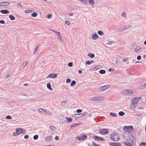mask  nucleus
<instances>
[{
  "label": "nucleus",
  "instance_id": "1",
  "mask_svg": "<svg viewBox=\"0 0 146 146\" xmlns=\"http://www.w3.org/2000/svg\"><path fill=\"white\" fill-rule=\"evenodd\" d=\"M123 130L127 131V132L131 133L133 131V129L132 126H125L123 128Z\"/></svg>",
  "mask_w": 146,
  "mask_h": 146
},
{
  "label": "nucleus",
  "instance_id": "2",
  "mask_svg": "<svg viewBox=\"0 0 146 146\" xmlns=\"http://www.w3.org/2000/svg\"><path fill=\"white\" fill-rule=\"evenodd\" d=\"M103 99V97L100 96L92 98L91 99V101L93 102L100 101L102 100Z\"/></svg>",
  "mask_w": 146,
  "mask_h": 146
},
{
  "label": "nucleus",
  "instance_id": "3",
  "mask_svg": "<svg viewBox=\"0 0 146 146\" xmlns=\"http://www.w3.org/2000/svg\"><path fill=\"white\" fill-rule=\"evenodd\" d=\"M110 87L109 85H106L100 87L99 88V91H104L108 89Z\"/></svg>",
  "mask_w": 146,
  "mask_h": 146
},
{
  "label": "nucleus",
  "instance_id": "4",
  "mask_svg": "<svg viewBox=\"0 0 146 146\" xmlns=\"http://www.w3.org/2000/svg\"><path fill=\"white\" fill-rule=\"evenodd\" d=\"M131 135V133H129L128 132H125L123 134V136L125 139L127 140V141H128L129 139V137H130Z\"/></svg>",
  "mask_w": 146,
  "mask_h": 146
},
{
  "label": "nucleus",
  "instance_id": "5",
  "mask_svg": "<svg viewBox=\"0 0 146 146\" xmlns=\"http://www.w3.org/2000/svg\"><path fill=\"white\" fill-rule=\"evenodd\" d=\"M109 132V131L108 130L106 129H101L100 131V133L102 135L108 134Z\"/></svg>",
  "mask_w": 146,
  "mask_h": 146
},
{
  "label": "nucleus",
  "instance_id": "6",
  "mask_svg": "<svg viewBox=\"0 0 146 146\" xmlns=\"http://www.w3.org/2000/svg\"><path fill=\"white\" fill-rule=\"evenodd\" d=\"M16 130L18 132L19 135L20 134L25 133H26L25 130L23 129L17 128Z\"/></svg>",
  "mask_w": 146,
  "mask_h": 146
},
{
  "label": "nucleus",
  "instance_id": "7",
  "mask_svg": "<svg viewBox=\"0 0 146 146\" xmlns=\"http://www.w3.org/2000/svg\"><path fill=\"white\" fill-rule=\"evenodd\" d=\"M38 110L41 113L43 114H49V112L44 109H43L42 108H39L38 109Z\"/></svg>",
  "mask_w": 146,
  "mask_h": 146
},
{
  "label": "nucleus",
  "instance_id": "8",
  "mask_svg": "<svg viewBox=\"0 0 146 146\" xmlns=\"http://www.w3.org/2000/svg\"><path fill=\"white\" fill-rule=\"evenodd\" d=\"M87 137V136L86 135H81V136L80 137L77 136V138L79 140H83L86 139Z\"/></svg>",
  "mask_w": 146,
  "mask_h": 146
},
{
  "label": "nucleus",
  "instance_id": "9",
  "mask_svg": "<svg viewBox=\"0 0 146 146\" xmlns=\"http://www.w3.org/2000/svg\"><path fill=\"white\" fill-rule=\"evenodd\" d=\"M137 103H135L133 100H131V109H133L135 108L137 106Z\"/></svg>",
  "mask_w": 146,
  "mask_h": 146
},
{
  "label": "nucleus",
  "instance_id": "10",
  "mask_svg": "<svg viewBox=\"0 0 146 146\" xmlns=\"http://www.w3.org/2000/svg\"><path fill=\"white\" fill-rule=\"evenodd\" d=\"M57 77V74H54L53 73H51L46 77V78L51 77L52 78H55Z\"/></svg>",
  "mask_w": 146,
  "mask_h": 146
},
{
  "label": "nucleus",
  "instance_id": "11",
  "mask_svg": "<svg viewBox=\"0 0 146 146\" xmlns=\"http://www.w3.org/2000/svg\"><path fill=\"white\" fill-rule=\"evenodd\" d=\"M133 90L131 89H127L125 90L124 92L127 94H131L133 93Z\"/></svg>",
  "mask_w": 146,
  "mask_h": 146
},
{
  "label": "nucleus",
  "instance_id": "12",
  "mask_svg": "<svg viewBox=\"0 0 146 146\" xmlns=\"http://www.w3.org/2000/svg\"><path fill=\"white\" fill-rule=\"evenodd\" d=\"M52 139V137L51 135L47 136L45 138V140L47 142H50Z\"/></svg>",
  "mask_w": 146,
  "mask_h": 146
},
{
  "label": "nucleus",
  "instance_id": "13",
  "mask_svg": "<svg viewBox=\"0 0 146 146\" xmlns=\"http://www.w3.org/2000/svg\"><path fill=\"white\" fill-rule=\"evenodd\" d=\"M10 3L7 1L1 2L0 3V6H6L9 4Z\"/></svg>",
  "mask_w": 146,
  "mask_h": 146
},
{
  "label": "nucleus",
  "instance_id": "14",
  "mask_svg": "<svg viewBox=\"0 0 146 146\" xmlns=\"http://www.w3.org/2000/svg\"><path fill=\"white\" fill-rule=\"evenodd\" d=\"M93 137L94 138V139H95L96 140H97V141H98V140L104 141V139L103 138L98 137L96 135L95 136H94Z\"/></svg>",
  "mask_w": 146,
  "mask_h": 146
},
{
  "label": "nucleus",
  "instance_id": "15",
  "mask_svg": "<svg viewBox=\"0 0 146 146\" xmlns=\"http://www.w3.org/2000/svg\"><path fill=\"white\" fill-rule=\"evenodd\" d=\"M0 12L3 14H7L9 13V11L6 9L1 10Z\"/></svg>",
  "mask_w": 146,
  "mask_h": 146
},
{
  "label": "nucleus",
  "instance_id": "16",
  "mask_svg": "<svg viewBox=\"0 0 146 146\" xmlns=\"http://www.w3.org/2000/svg\"><path fill=\"white\" fill-rule=\"evenodd\" d=\"M98 37V36L96 33H94V34L92 35V38L93 40H96Z\"/></svg>",
  "mask_w": 146,
  "mask_h": 146
},
{
  "label": "nucleus",
  "instance_id": "17",
  "mask_svg": "<svg viewBox=\"0 0 146 146\" xmlns=\"http://www.w3.org/2000/svg\"><path fill=\"white\" fill-rule=\"evenodd\" d=\"M125 30L124 27H121L117 29V32H120L123 31Z\"/></svg>",
  "mask_w": 146,
  "mask_h": 146
},
{
  "label": "nucleus",
  "instance_id": "18",
  "mask_svg": "<svg viewBox=\"0 0 146 146\" xmlns=\"http://www.w3.org/2000/svg\"><path fill=\"white\" fill-rule=\"evenodd\" d=\"M116 135L115 134L112 133L111 135H110V138L111 139L114 141H115V136Z\"/></svg>",
  "mask_w": 146,
  "mask_h": 146
},
{
  "label": "nucleus",
  "instance_id": "19",
  "mask_svg": "<svg viewBox=\"0 0 146 146\" xmlns=\"http://www.w3.org/2000/svg\"><path fill=\"white\" fill-rule=\"evenodd\" d=\"M57 33L58 34V35H57V39H58V40H59L62 41L63 40L62 39V37L60 36V32H58Z\"/></svg>",
  "mask_w": 146,
  "mask_h": 146
},
{
  "label": "nucleus",
  "instance_id": "20",
  "mask_svg": "<svg viewBox=\"0 0 146 146\" xmlns=\"http://www.w3.org/2000/svg\"><path fill=\"white\" fill-rule=\"evenodd\" d=\"M94 0H89V3L90 4L92 5V6L94 7Z\"/></svg>",
  "mask_w": 146,
  "mask_h": 146
},
{
  "label": "nucleus",
  "instance_id": "21",
  "mask_svg": "<svg viewBox=\"0 0 146 146\" xmlns=\"http://www.w3.org/2000/svg\"><path fill=\"white\" fill-rule=\"evenodd\" d=\"M47 87L48 89H49L50 90H53L51 88L50 83V82L47 84Z\"/></svg>",
  "mask_w": 146,
  "mask_h": 146
},
{
  "label": "nucleus",
  "instance_id": "22",
  "mask_svg": "<svg viewBox=\"0 0 146 146\" xmlns=\"http://www.w3.org/2000/svg\"><path fill=\"white\" fill-rule=\"evenodd\" d=\"M99 66H96L94 67H92L90 69V70H95L99 69Z\"/></svg>",
  "mask_w": 146,
  "mask_h": 146
},
{
  "label": "nucleus",
  "instance_id": "23",
  "mask_svg": "<svg viewBox=\"0 0 146 146\" xmlns=\"http://www.w3.org/2000/svg\"><path fill=\"white\" fill-rule=\"evenodd\" d=\"M132 26L131 25H126L124 27V28L125 29V30L127 29H128L131 28Z\"/></svg>",
  "mask_w": 146,
  "mask_h": 146
},
{
  "label": "nucleus",
  "instance_id": "24",
  "mask_svg": "<svg viewBox=\"0 0 146 146\" xmlns=\"http://www.w3.org/2000/svg\"><path fill=\"white\" fill-rule=\"evenodd\" d=\"M124 144L128 146H131V144L127 141V142L124 141Z\"/></svg>",
  "mask_w": 146,
  "mask_h": 146
},
{
  "label": "nucleus",
  "instance_id": "25",
  "mask_svg": "<svg viewBox=\"0 0 146 146\" xmlns=\"http://www.w3.org/2000/svg\"><path fill=\"white\" fill-rule=\"evenodd\" d=\"M88 56H90L91 58H92L95 57L94 54L93 53H90L88 54Z\"/></svg>",
  "mask_w": 146,
  "mask_h": 146
},
{
  "label": "nucleus",
  "instance_id": "26",
  "mask_svg": "<svg viewBox=\"0 0 146 146\" xmlns=\"http://www.w3.org/2000/svg\"><path fill=\"white\" fill-rule=\"evenodd\" d=\"M9 17L12 21L14 20L15 19V17L13 15H9Z\"/></svg>",
  "mask_w": 146,
  "mask_h": 146
},
{
  "label": "nucleus",
  "instance_id": "27",
  "mask_svg": "<svg viewBox=\"0 0 146 146\" xmlns=\"http://www.w3.org/2000/svg\"><path fill=\"white\" fill-rule=\"evenodd\" d=\"M99 72L100 74H105L106 72V71L105 70H101L99 71Z\"/></svg>",
  "mask_w": 146,
  "mask_h": 146
},
{
  "label": "nucleus",
  "instance_id": "28",
  "mask_svg": "<svg viewBox=\"0 0 146 146\" xmlns=\"http://www.w3.org/2000/svg\"><path fill=\"white\" fill-rule=\"evenodd\" d=\"M118 114L120 116H123L125 115V113L123 111H121L119 112Z\"/></svg>",
  "mask_w": 146,
  "mask_h": 146
},
{
  "label": "nucleus",
  "instance_id": "29",
  "mask_svg": "<svg viewBox=\"0 0 146 146\" xmlns=\"http://www.w3.org/2000/svg\"><path fill=\"white\" fill-rule=\"evenodd\" d=\"M76 82L75 80H73L72 82H71L70 85V86L72 87L74 86L76 84Z\"/></svg>",
  "mask_w": 146,
  "mask_h": 146
},
{
  "label": "nucleus",
  "instance_id": "30",
  "mask_svg": "<svg viewBox=\"0 0 146 146\" xmlns=\"http://www.w3.org/2000/svg\"><path fill=\"white\" fill-rule=\"evenodd\" d=\"M66 119L68 121L70 122H71L72 121V119L71 117H66Z\"/></svg>",
  "mask_w": 146,
  "mask_h": 146
},
{
  "label": "nucleus",
  "instance_id": "31",
  "mask_svg": "<svg viewBox=\"0 0 146 146\" xmlns=\"http://www.w3.org/2000/svg\"><path fill=\"white\" fill-rule=\"evenodd\" d=\"M87 114V113L86 112H84V113H81L77 114H76L77 115H81L80 116V117H81V116H83L85 115H86Z\"/></svg>",
  "mask_w": 146,
  "mask_h": 146
},
{
  "label": "nucleus",
  "instance_id": "32",
  "mask_svg": "<svg viewBox=\"0 0 146 146\" xmlns=\"http://www.w3.org/2000/svg\"><path fill=\"white\" fill-rule=\"evenodd\" d=\"M98 34L102 36L104 34V33L102 31H98Z\"/></svg>",
  "mask_w": 146,
  "mask_h": 146
},
{
  "label": "nucleus",
  "instance_id": "33",
  "mask_svg": "<svg viewBox=\"0 0 146 146\" xmlns=\"http://www.w3.org/2000/svg\"><path fill=\"white\" fill-rule=\"evenodd\" d=\"M110 115L114 117H116L117 116V114L115 113H110Z\"/></svg>",
  "mask_w": 146,
  "mask_h": 146
},
{
  "label": "nucleus",
  "instance_id": "34",
  "mask_svg": "<svg viewBox=\"0 0 146 146\" xmlns=\"http://www.w3.org/2000/svg\"><path fill=\"white\" fill-rule=\"evenodd\" d=\"M31 16L33 17H36L37 16V14L35 12L33 13L31 15Z\"/></svg>",
  "mask_w": 146,
  "mask_h": 146
},
{
  "label": "nucleus",
  "instance_id": "35",
  "mask_svg": "<svg viewBox=\"0 0 146 146\" xmlns=\"http://www.w3.org/2000/svg\"><path fill=\"white\" fill-rule=\"evenodd\" d=\"M140 146H146V143L141 142L140 144Z\"/></svg>",
  "mask_w": 146,
  "mask_h": 146
},
{
  "label": "nucleus",
  "instance_id": "36",
  "mask_svg": "<svg viewBox=\"0 0 146 146\" xmlns=\"http://www.w3.org/2000/svg\"><path fill=\"white\" fill-rule=\"evenodd\" d=\"M137 98V97H135L133 99V101H134L135 103H137L138 104V102L139 101V100Z\"/></svg>",
  "mask_w": 146,
  "mask_h": 146
},
{
  "label": "nucleus",
  "instance_id": "37",
  "mask_svg": "<svg viewBox=\"0 0 146 146\" xmlns=\"http://www.w3.org/2000/svg\"><path fill=\"white\" fill-rule=\"evenodd\" d=\"M113 146H121V145L118 143H113Z\"/></svg>",
  "mask_w": 146,
  "mask_h": 146
},
{
  "label": "nucleus",
  "instance_id": "38",
  "mask_svg": "<svg viewBox=\"0 0 146 146\" xmlns=\"http://www.w3.org/2000/svg\"><path fill=\"white\" fill-rule=\"evenodd\" d=\"M143 88H146V82L145 83L143 84L141 86Z\"/></svg>",
  "mask_w": 146,
  "mask_h": 146
},
{
  "label": "nucleus",
  "instance_id": "39",
  "mask_svg": "<svg viewBox=\"0 0 146 146\" xmlns=\"http://www.w3.org/2000/svg\"><path fill=\"white\" fill-rule=\"evenodd\" d=\"M78 124L76 123H74L73 124H72V125L70 126V127H71V128L74 127L76 126L77 125H78Z\"/></svg>",
  "mask_w": 146,
  "mask_h": 146
},
{
  "label": "nucleus",
  "instance_id": "40",
  "mask_svg": "<svg viewBox=\"0 0 146 146\" xmlns=\"http://www.w3.org/2000/svg\"><path fill=\"white\" fill-rule=\"evenodd\" d=\"M121 16L125 18L126 16V13L125 12H123L121 14Z\"/></svg>",
  "mask_w": 146,
  "mask_h": 146
},
{
  "label": "nucleus",
  "instance_id": "41",
  "mask_svg": "<svg viewBox=\"0 0 146 146\" xmlns=\"http://www.w3.org/2000/svg\"><path fill=\"white\" fill-rule=\"evenodd\" d=\"M38 48H39V45H38V46H37L35 48V51L34 52V54H35V52H36V51L38 50Z\"/></svg>",
  "mask_w": 146,
  "mask_h": 146
},
{
  "label": "nucleus",
  "instance_id": "42",
  "mask_svg": "<svg viewBox=\"0 0 146 146\" xmlns=\"http://www.w3.org/2000/svg\"><path fill=\"white\" fill-rule=\"evenodd\" d=\"M38 135H35L33 136V139L35 140H36L38 139Z\"/></svg>",
  "mask_w": 146,
  "mask_h": 146
},
{
  "label": "nucleus",
  "instance_id": "43",
  "mask_svg": "<svg viewBox=\"0 0 146 146\" xmlns=\"http://www.w3.org/2000/svg\"><path fill=\"white\" fill-rule=\"evenodd\" d=\"M50 129L51 130H53L54 131L55 130L56 128L55 127H54V126H51L50 127Z\"/></svg>",
  "mask_w": 146,
  "mask_h": 146
},
{
  "label": "nucleus",
  "instance_id": "44",
  "mask_svg": "<svg viewBox=\"0 0 146 146\" xmlns=\"http://www.w3.org/2000/svg\"><path fill=\"white\" fill-rule=\"evenodd\" d=\"M71 80L70 78H67L66 80V82L67 83H70Z\"/></svg>",
  "mask_w": 146,
  "mask_h": 146
},
{
  "label": "nucleus",
  "instance_id": "45",
  "mask_svg": "<svg viewBox=\"0 0 146 146\" xmlns=\"http://www.w3.org/2000/svg\"><path fill=\"white\" fill-rule=\"evenodd\" d=\"M113 42H114V41H108L107 43V44L108 45H111V44Z\"/></svg>",
  "mask_w": 146,
  "mask_h": 146
},
{
  "label": "nucleus",
  "instance_id": "46",
  "mask_svg": "<svg viewBox=\"0 0 146 146\" xmlns=\"http://www.w3.org/2000/svg\"><path fill=\"white\" fill-rule=\"evenodd\" d=\"M81 2L83 3L86 4L87 3V0H79Z\"/></svg>",
  "mask_w": 146,
  "mask_h": 146
},
{
  "label": "nucleus",
  "instance_id": "47",
  "mask_svg": "<svg viewBox=\"0 0 146 146\" xmlns=\"http://www.w3.org/2000/svg\"><path fill=\"white\" fill-rule=\"evenodd\" d=\"M141 48L139 46H138L136 48V50L138 51H140V49H141Z\"/></svg>",
  "mask_w": 146,
  "mask_h": 146
},
{
  "label": "nucleus",
  "instance_id": "48",
  "mask_svg": "<svg viewBox=\"0 0 146 146\" xmlns=\"http://www.w3.org/2000/svg\"><path fill=\"white\" fill-rule=\"evenodd\" d=\"M19 135L18 133L17 132V131H16V132H14L13 133V135L14 136H16Z\"/></svg>",
  "mask_w": 146,
  "mask_h": 146
},
{
  "label": "nucleus",
  "instance_id": "49",
  "mask_svg": "<svg viewBox=\"0 0 146 146\" xmlns=\"http://www.w3.org/2000/svg\"><path fill=\"white\" fill-rule=\"evenodd\" d=\"M68 66L70 67H71L73 66V63L72 62H70L68 64Z\"/></svg>",
  "mask_w": 146,
  "mask_h": 146
},
{
  "label": "nucleus",
  "instance_id": "50",
  "mask_svg": "<svg viewBox=\"0 0 146 146\" xmlns=\"http://www.w3.org/2000/svg\"><path fill=\"white\" fill-rule=\"evenodd\" d=\"M28 63V62H24L23 64V67H25L27 65Z\"/></svg>",
  "mask_w": 146,
  "mask_h": 146
},
{
  "label": "nucleus",
  "instance_id": "51",
  "mask_svg": "<svg viewBox=\"0 0 146 146\" xmlns=\"http://www.w3.org/2000/svg\"><path fill=\"white\" fill-rule=\"evenodd\" d=\"M86 64L87 65H90L91 64V62L90 60H87L86 61Z\"/></svg>",
  "mask_w": 146,
  "mask_h": 146
},
{
  "label": "nucleus",
  "instance_id": "52",
  "mask_svg": "<svg viewBox=\"0 0 146 146\" xmlns=\"http://www.w3.org/2000/svg\"><path fill=\"white\" fill-rule=\"evenodd\" d=\"M92 144L93 145H94V146H99L100 145L96 144L94 141L92 142Z\"/></svg>",
  "mask_w": 146,
  "mask_h": 146
},
{
  "label": "nucleus",
  "instance_id": "53",
  "mask_svg": "<svg viewBox=\"0 0 146 146\" xmlns=\"http://www.w3.org/2000/svg\"><path fill=\"white\" fill-rule=\"evenodd\" d=\"M6 118L7 119H11L12 118V117H11V116L9 115L7 116L6 117Z\"/></svg>",
  "mask_w": 146,
  "mask_h": 146
},
{
  "label": "nucleus",
  "instance_id": "54",
  "mask_svg": "<svg viewBox=\"0 0 146 146\" xmlns=\"http://www.w3.org/2000/svg\"><path fill=\"white\" fill-rule=\"evenodd\" d=\"M131 137H132V136L131 135V136L129 137V141L133 142V139H132L131 138Z\"/></svg>",
  "mask_w": 146,
  "mask_h": 146
},
{
  "label": "nucleus",
  "instance_id": "55",
  "mask_svg": "<svg viewBox=\"0 0 146 146\" xmlns=\"http://www.w3.org/2000/svg\"><path fill=\"white\" fill-rule=\"evenodd\" d=\"M32 11L31 10H26L25 11V12L27 13H29L31 12Z\"/></svg>",
  "mask_w": 146,
  "mask_h": 146
},
{
  "label": "nucleus",
  "instance_id": "56",
  "mask_svg": "<svg viewBox=\"0 0 146 146\" xmlns=\"http://www.w3.org/2000/svg\"><path fill=\"white\" fill-rule=\"evenodd\" d=\"M0 23L1 24H4L5 23V22L3 20H1L0 21Z\"/></svg>",
  "mask_w": 146,
  "mask_h": 146
},
{
  "label": "nucleus",
  "instance_id": "57",
  "mask_svg": "<svg viewBox=\"0 0 146 146\" xmlns=\"http://www.w3.org/2000/svg\"><path fill=\"white\" fill-rule=\"evenodd\" d=\"M82 110L81 109H78L76 110V112L78 113H80L81 112Z\"/></svg>",
  "mask_w": 146,
  "mask_h": 146
},
{
  "label": "nucleus",
  "instance_id": "58",
  "mask_svg": "<svg viewBox=\"0 0 146 146\" xmlns=\"http://www.w3.org/2000/svg\"><path fill=\"white\" fill-rule=\"evenodd\" d=\"M52 16L51 14H50L47 15V18L48 19L50 18Z\"/></svg>",
  "mask_w": 146,
  "mask_h": 146
},
{
  "label": "nucleus",
  "instance_id": "59",
  "mask_svg": "<svg viewBox=\"0 0 146 146\" xmlns=\"http://www.w3.org/2000/svg\"><path fill=\"white\" fill-rule=\"evenodd\" d=\"M141 57L140 56L138 55V56H137V59L138 60H141Z\"/></svg>",
  "mask_w": 146,
  "mask_h": 146
},
{
  "label": "nucleus",
  "instance_id": "60",
  "mask_svg": "<svg viewBox=\"0 0 146 146\" xmlns=\"http://www.w3.org/2000/svg\"><path fill=\"white\" fill-rule=\"evenodd\" d=\"M65 23L66 24L68 25H69L70 24V22L68 21H65Z\"/></svg>",
  "mask_w": 146,
  "mask_h": 146
},
{
  "label": "nucleus",
  "instance_id": "61",
  "mask_svg": "<svg viewBox=\"0 0 146 146\" xmlns=\"http://www.w3.org/2000/svg\"><path fill=\"white\" fill-rule=\"evenodd\" d=\"M128 60V58L123 59V63L127 62Z\"/></svg>",
  "mask_w": 146,
  "mask_h": 146
},
{
  "label": "nucleus",
  "instance_id": "62",
  "mask_svg": "<svg viewBox=\"0 0 146 146\" xmlns=\"http://www.w3.org/2000/svg\"><path fill=\"white\" fill-rule=\"evenodd\" d=\"M29 136L28 135H26L24 136V138L25 139H27L29 138Z\"/></svg>",
  "mask_w": 146,
  "mask_h": 146
},
{
  "label": "nucleus",
  "instance_id": "63",
  "mask_svg": "<svg viewBox=\"0 0 146 146\" xmlns=\"http://www.w3.org/2000/svg\"><path fill=\"white\" fill-rule=\"evenodd\" d=\"M119 62V60L118 59H117L115 60L116 63H118Z\"/></svg>",
  "mask_w": 146,
  "mask_h": 146
},
{
  "label": "nucleus",
  "instance_id": "64",
  "mask_svg": "<svg viewBox=\"0 0 146 146\" xmlns=\"http://www.w3.org/2000/svg\"><path fill=\"white\" fill-rule=\"evenodd\" d=\"M55 139L56 140H58L59 139V137L58 136H56L55 137Z\"/></svg>",
  "mask_w": 146,
  "mask_h": 146
}]
</instances>
